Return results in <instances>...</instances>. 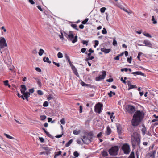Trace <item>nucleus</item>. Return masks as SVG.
Returning a JSON list of instances; mask_svg holds the SVG:
<instances>
[{"instance_id": "c756f323", "label": "nucleus", "mask_w": 158, "mask_h": 158, "mask_svg": "<svg viewBox=\"0 0 158 158\" xmlns=\"http://www.w3.org/2000/svg\"><path fill=\"white\" fill-rule=\"evenodd\" d=\"M71 26L72 27L75 29L77 30H79V29L77 28V25L76 24H71Z\"/></svg>"}, {"instance_id": "49530a36", "label": "nucleus", "mask_w": 158, "mask_h": 158, "mask_svg": "<svg viewBox=\"0 0 158 158\" xmlns=\"http://www.w3.org/2000/svg\"><path fill=\"white\" fill-rule=\"evenodd\" d=\"M62 153V152L60 151H59V152H57L56 154V156H58L61 155Z\"/></svg>"}, {"instance_id": "6e6d98bb", "label": "nucleus", "mask_w": 158, "mask_h": 158, "mask_svg": "<svg viewBox=\"0 0 158 158\" xmlns=\"http://www.w3.org/2000/svg\"><path fill=\"white\" fill-rule=\"evenodd\" d=\"M102 132H100L98 134H97V136L98 138L102 136Z\"/></svg>"}, {"instance_id": "f3484780", "label": "nucleus", "mask_w": 158, "mask_h": 158, "mask_svg": "<svg viewBox=\"0 0 158 158\" xmlns=\"http://www.w3.org/2000/svg\"><path fill=\"white\" fill-rule=\"evenodd\" d=\"M131 73L135 75H140L143 76H144V74L143 73H142L140 71H137L135 72H132Z\"/></svg>"}, {"instance_id": "a19ab883", "label": "nucleus", "mask_w": 158, "mask_h": 158, "mask_svg": "<svg viewBox=\"0 0 158 158\" xmlns=\"http://www.w3.org/2000/svg\"><path fill=\"white\" fill-rule=\"evenodd\" d=\"M48 103L47 101H45L44 103L43 106L44 107H47L48 106Z\"/></svg>"}, {"instance_id": "052dcab7", "label": "nucleus", "mask_w": 158, "mask_h": 158, "mask_svg": "<svg viewBox=\"0 0 158 158\" xmlns=\"http://www.w3.org/2000/svg\"><path fill=\"white\" fill-rule=\"evenodd\" d=\"M35 70L39 72H40L41 71V69L39 68L38 67L36 68Z\"/></svg>"}, {"instance_id": "e2e57ef3", "label": "nucleus", "mask_w": 158, "mask_h": 158, "mask_svg": "<svg viewBox=\"0 0 158 158\" xmlns=\"http://www.w3.org/2000/svg\"><path fill=\"white\" fill-rule=\"evenodd\" d=\"M82 107L81 106H79V112L80 113H81L82 112Z\"/></svg>"}, {"instance_id": "aec40b11", "label": "nucleus", "mask_w": 158, "mask_h": 158, "mask_svg": "<svg viewBox=\"0 0 158 158\" xmlns=\"http://www.w3.org/2000/svg\"><path fill=\"white\" fill-rule=\"evenodd\" d=\"M86 135L92 141V138L93 136V134L92 132H89Z\"/></svg>"}, {"instance_id": "79ce46f5", "label": "nucleus", "mask_w": 158, "mask_h": 158, "mask_svg": "<svg viewBox=\"0 0 158 158\" xmlns=\"http://www.w3.org/2000/svg\"><path fill=\"white\" fill-rule=\"evenodd\" d=\"M38 94L40 95H42L43 94V93L41 90H38L37 91Z\"/></svg>"}, {"instance_id": "6ab92c4d", "label": "nucleus", "mask_w": 158, "mask_h": 158, "mask_svg": "<svg viewBox=\"0 0 158 158\" xmlns=\"http://www.w3.org/2000/svg\"><path fill=\"white\" fill-rule=\"evenodd\" d=\"M117 132L118 134L120 135L121 134L122 127L119 124L117 126Z\"/></svg>"}, {"instance_id": "5701e85b", "label": "nucleus", "mask_w": 158, "mask_h": 158, "mask_svg": "<svg viewBox=\"0 0 158 158\" xmlns=\"http://www.w3.org/2000/svg\"><path fill=\"white\" fill-rule=\"evenodd\" d=\"M43 60L44 62H48L49 64L51 63V62L49 60V58L48 57H44L43 58Z\"/></svg>"}, {"instance_id": "7c9ffc66", "label": "nucleus", "mask_w": 158, "mask_h": 158, "mask_svg": "<svg viewBox=\"0 0 158 158\" xmlns=\"http://www.w3.org/2000/svg\"><path fill=\"white\" fill-rule=\"evenodd\" d=\"M152 20L153 21V23L154 24H156L157 23V22L156 20H155V18L154 16H152Z\"/></svg>"}, {"instance_id": "6e6552de", "label": "nucleus", "mask_w": 158, "mask_h": 158, "mask_svg": "<svg viewBox=\"0 0 158 158\" xmlns=\"http://www.w3.org/2000/svg\"><path fill=\"white\" fill-rule=\"evenodd\" d=\"M81 139L84 143L87 144L89 143L92 141V140L89 138L86 135L83 136V138L82 139Z\"/></svg>"}, {"instance_id": "ddd939ff", "label": "nucleus", "mask_w": 158, "mask_h": 158, "mask_svg": "<svg viewBox=\"0 0 158 158\" xmlns=\"http://www.w3.org/2000/svg\"><path fill=\"white\" fill-rule=\"evenodd\" d=\"M23 95V97L24 96L25 97V99L27 100L28 101V98L29 97V96L30 95V93L29 92H25L23 93H22Z\"/></svg>"}, {"instance_id": "0eeeda50", "label": "nucleus", "mask_w": 158, "mask_h": 158, "mask_svg": "<svg viewBox=\"0 0 158 158\" xmlns=\"http://www.w3.org/2000/svg\"><path fill=\"white\" fill-rule=\"evenodd\" d=\"M122 149L125 154H128L130 152V147L127 144L123 145L122 147Z\"/></svg>"}, {"instance_id": "f257e3e1", "label": "nucleus", "mask_w": 158, "mask_h": 158, "mask_svg": "<svg viewBox=\"0 0 158 158\" xmlns=\"http://www.w3.org/2000/svg\"><path fill=\"white\" fill-rule=\"evenodd\" d=\"M143 118L142 113L140 111H137L134 114L131 121V123L133 126H138Z\"/></svg>"}, {"instance_id": "0e129e2a", "label": "nucleus", "mask_w": 158, "mask_h": 158, "mask_svg": "<svg viewBox=\"0 0 158 158\" xmlns=\"http://www.w3.org/2000/svg\"><path fill=\"white\" fill-rule=\"evenodd\" d=\"M39 139L41 142H43L44 141V139L42 137H39Z\"/></svg>"}, {"instance_id": "2eb2a0df", "label": "nucleus", "mask_w": 158, "mask_h": 158, "mask_svg": "<svg viewBox=\"0 0 158 158\" xmlns=\"http://www.w3.org/2000/svg\"><path fill=\"white\" fill-rule=\"evenodd\" d=\"M101 50L102 52H104L105 53H109L111 51L110 49H106L104 48H102Z\"/></svg>"}, {"instance_id": "7ed1b4c3", "label": "nucleus", "mask_w": 158, "mask_h": 158, "mask_svg": "<svg viewBox=\"0 0 158 158\" xmlns=\"http://www.w3.org/2000/svg\"><path fill=\"white\" fill-rule=\"evenodd\" d=\"M119 148L118 147L115 146L112 147L109 150V154L111 155L116 156L118 154Z\"/></svg>"}, {"instance_id": "09e8293b", "label": "nucleus", "mask_w": 158, "mask_h": 158, "mask_svg": "<svg viewBox=\"0 0 158 158\" xmlns=\"http://www.w3.org/2000/svg\"><path fill=\"white\" fill-rule=\"evenodd\" d=\"M88 18H87L86 19H85L84 20L82 21V23L83 24H85L88 21Z\"/></svg>"}, {"instance_id": "f03ea898", "label": "nucleus", "mask_w": 158, "mask_h": 158, "mask_svg": "<svg viewBox=\"0 0 158 158\" xmlns=\"http://www.w3.org/2000/svg\"><path fill=\"white\" fill-rule=\"evenodd\" d=\"M65 36L69 40L72 41L73 43H75L77 40V36H75L74 38V35L71 32H69V34H65Z\"/></svg>"}, {"instance_id": "393cba45", "label": "nucleus", "mask_w": 158, "mask_h": 158, "mask_svg": "<svg viewBox=\"0 0 158 158\" xmlns=\"http://www.w3.org/2000/svg\"><path fill=\"white\" fill-rule=\"evenodd\" d=\"M44 52V51L43 49H40L39 50V51L38 52L39 55L40 56H41Z\"/></svg>"}, {"instance_id": "774afa93", "label": "nucleus", "mask_w": 158, "mask_h": 158, "mask_svg": "<svg viewBox=\"0 0 158 158\" xmlns=\"http://www.w3.org/2000/svg\"><path fill=\"white\" fill-rule=\"evenodd\" d=\"M114 59L116 60H118L119 59V56L118 55L114 57Z\"/></svg>"}, {"instance_id": "3c124183", "label": "nucleus", "mask_w": 158, "mask_h": 158, "mask_svg": "<svg viewBox=\"0 0 158 158\" xmlns=\"http://www.w3.org/2000/svg\"><path fill=\"white\" fill-rule=\"evenodd\" d=\"M99 42L97 40L95 41V45H94V47L95 48L97 46H98V45Z\"/></svg>"}, {"instance_id": "4c0bfd02", "label": "nucleus", "mask_w": 158, "mask_h": 158, "mask_svg": "<svg viewBox=\"0 0 158 158\" xmlns=\"http://www.w3.org/2000/svg\"><path fill=\"white\" fill-rule=\"evenodd\" d=\"M40 118L41 120L43 121L46 118V116L44 115H41Z\"/></svg>"}, {"instance_id": "b1692460", "label": "nucleus", "mask_w": 158, "mask_h": 158, "mask_svg": "<svg viewBox=\"0 0 158 158\" xmlns=\"http://www.w3.org/2000/svg\"><path fill=\"white\" fill-rule=\"evenodd\" d=\"M4 135L6 136L7 138L10 139H14V138L12 136H10L9 135L6 134L5 133H4Z\"/></svg>"}, {"instance_id": "20e7f679", "label": "nucleus", "mask_w": 158, "mask_h": 158, "mask_svg": "<svg viewBox=\"0 0 158 158\" xmlns=\"http://www.w3.org/2000/svg\"><path fill=\"white\" fill-rule=\"evenodd\" d=\"M103 106L102 104L99 102L96 104L94 107V111L95 112L100 114L102 111V108Z\"/></svg>"}, {"instance_id": "a878e982", "label": "nucleus", "mask_w": 158, "mask_h": 158, "mask_svg": "<svg viewBox=\"0 0 158 158\" xmlns=\"http://www.w3.org/2000/svg\"><path fill=\"white\" fill-rule=\"evenodd\" d=\"M73 140L72 139H71L69 140L68 142L65 144V146L66 147H68L70 146V145L72 143Z\"/></svg>"}, {"instance_id": "473e14b6", "label": "nucleus", "mask_w": 158, "mask_h": 158, "mask_svg": "<svg viewBox=\"0 0 158 158\" xmlns=\"http://www.w3.org/2000/svg\"><path fill=\"white\" fill-rule=\"evenodd\" d=\"M129 158H135L134 153L133 152H132L129 156Z\"/></svg>"}, {"instance_id": "4be33fe9", "label": "nucleus", "mask_w": 158, "mask_h": 158, "mask_svg": "<svg viewBox=\"0 0 158 158\" xmlns=\"http://www.w3.org/2000/svg\"><path fill=\"white\" fill-rule=\"evenodd\" d=\"M43 148L46 151V152H48V155L50 154V151L52 150V148H49L47 147H43Z\"/></svg>"}, {"instance_id": "cd10ccee", "label": "nucleus", "mask_w": 158, "mask_h": 158, "mask_svg": "<svg viewBox=\"0 0 158 158\" xmlns=\"http://www.w3.org/2000/svg\"><path fill=\"white\" fill-rule=\"evenodd\" d=\"M80 132H81V131H80V130H75L73 131V133L74 135H77L80 133Z\"/></svg>"}, {"instance_id": "c9c22d12", "label": "nucleus", "mask_w": 158, "mask_h": 158, "mask_svg": "<svg viewBox=\"0 0 158 158\" xmlns=\"http://www.w3.org/2000/svg\"><path fill=\"white\" fill-rule=\"evenodd\" d=\"M112 39L113 40V44L114 46L117 45V41L115 40V38H113Z\"/></svg>"}, {"instance_id": "c85d7f7f", "label": "nucleus", "mask_w": 158, "mask_h": 158, "mask_svg": "<svg viewBox=\"0 0 158 158\" xmlns=\"http://www.w3.org/2000/svg\"><path fill=\"white\" fill-rule=\"evenodd\" d=\"M141 131L143 135H144L145 132L146 131V129L144 126L142 128Z\"/></svg>"}, {"instance_id": "864d4df0", "label": "nucleus", "mask_w": 158, "mask_h": 158, "mask_svg": "<svg viewBox=\"0 0 158 158\" xmlns=\"http://www.w3.org/2000/svg\"><path fill=\"white\" fill-rule=\"evenodd\" d=\"M17 96L19 98H21L23 99L24 100L25 98L24 97L23 95H20V94L19 93L17 94Z\"/></svg>"}, {"instance_id": "e433bc0d", "label": "nucleus", "mask_w": 158, "mask_h": 158, "mask_svg": "<svg viewBox=\"0 0 158 158\" xmlns=\"http://www.w3.org/2000/svg\"><path fill=\"white\" fill-rule=\"evenodd\" d=\"M102 33L103 34H107V31L105 28H104L102 30Z\"/></svg>"}, {"instance_id": "423d86ee", "label": "nucleus", "mask_w": 158, "mask_h": 158, "mask_svg": "<svg viewBox=\"0 0 158 158\" xmlns=\"http://www.w3.org/2000/svg\"><path fill=\"white\" fill-rule=\"evenodd\" d=\"M125 109L129 113L131 114L134 113L135 110V108L132 106L130 105L126 106Z\"/></svg>"}, {"instance_id": "1a4fd4ad", "label": "nucleus", "mask_w": 158, "mask_h": 158, "mask_svg": "<svg viewBox=\"0 0 158 158\" xmlns=\"http://www.w3.org/2000/svg\"><path fill=\"white\" fill-rule=\"evenodd\" d=\"M106 75V72L105 71H103L102 73V74L99 77L96 78V80L97 81H100L102 79H104Z\"/></svg>"}, {"instance_id": "2f4dec72", "label": "nucleus", "mask_w": 158, "mask_h": 158, "mask_svg": "<svg viewBox=\"0 0 158 158\" xmlns=\"http://www.w3.org/2000/svg\"><path fill=\"white\" fill-rule=\"evenodd\" d=\"M123 10L126 12L128 13L129 14H130L131 13H132V12L131 10H127L126 9H123Z\"/></svg>"}, {"instance_id": "5fc2aeb1", "label": "nucleus", "mask_w": 158, "mask_h": 158, "mask_svg": "<svg viewBox=\"0 0 158 158\" xmlns=\"http://www.w3.org/2000/svg\"><path fill=\"white\" fill-rule=\"evenodd\" d=\"M4 84L5 86H7L8 85V81L6 80L4 81Z\"/></svg>"}, {"instance_id": "412c9836", "label": "nucleus", "mask_w": 158, "mask_h": 158, "mask_svg": "<svg viewBox=\"0 0 158 158\" xmlns=\"http://www.w3.org/2000/svg\"><path fill=\"white\" fill-rule=\"evenodd\" d=\"M111 132V129L109 126H108L106 128V134L108 135L110 134Z\"/></svg>"}, {"instance_id": "4d7b16f0", "label": "nucleus", "mask_w": 158, "mask_h": 158, "mask_svg": "<svg viewBox=\"0 0 158 158\" xmlns=\"http://www.w3.org/2000/svg\"><path fill=\"white\" fill-rule=\"evenodd\" d=\"M86 50V48H82L81 49V52L82 53H84Z\"/></svg>"}, {"instance_id": "338daca9", "label": "nucleus", "mask_w": 158, "mask_h": 158, "mask_svg": "<svg viewBox=\"0 0 158 158\" xmlns=\"http://www.w3.org/2000/svg\"><path fill=\"white\" fill-rule=\"evenodd\" d=\"M28 1L31 4H34L35 3L34 1L33 0H28Z\"/></svg>"}, {"instance_id": "9d476101", "label": "nucleus", "mask_w": 158, "mask_h": 158, "mask_svg": "<svg viewBox=\"0 0 158 158\" xmlns=\"http://www.w3.org/2000/svg\"><path fill=\"white\" fill-rule=\"evenodd\" d=\"M143 43L146 46L152 48V44L150 42L147 40H144Z\"/></svg>"}, {"instance_id": "c03bdc74", "label": "nucleus", "mask_w": 158, "mask_h": 158, "mask_svg": "<svg viewBox=\"0 0 158 158\" xmlns=\"http://www.w3.org/2000/svg\"><path fill=\"white\" fill-rule=\"evenodd\" d=\"M61 123L63 125H64L65 124V121L64 118H62L61 119L60 121Z\"/></svg>"}, {"instance_id": "58836bf2", "label": "nucleus", "mask_w": 158, "mask_h": 158, "mask_svg": "<svg viewBox=\"0 0 158 158\" xmlns=\"http://www.w3.org/2000/svg\"><path fill=\"white\" fill-rule=\"evenodd\" d=\"M73 155L75 157H78L79 155V153H78L77 151H75L73 153Z\"/></svg>"}, {"instance_id": "a18cd8bd", "label": "nucleus", "mask_w": 158, "mask_h": 158, "mask_svg": "<svg viewBox=\"0 0 158 158\" xmlns=\"http://www.w3.org/2000/svg\"><path fill=\"white\" fill-rule=\"evenodd\" d=\"M40 154H44L45 155H48V152H42L40 153Z\"/></svg>"}, {"instance_id": "37998d69", "label": "nucleus", "mask_w": 158, "mask_h": 158, "mask_svg": "<svg viewBox=\"0 0 158 158\" xmlns=\"http://www.w3.org/2000/svg\"><path fill=\"white\" fill-rule=\"evenodd\" d=\"M106 8L105 7H102L100 9V10L101 13H104L106 10Z\"/></svg>"}, {"instance_id": "9b49d317", "label": "nucleus", "mask_w": 158, "mask_h": 158, "mask_svg": "<svg viewBox=\"0 0 158 158\" xmlns=\"http://www.w3.org/2000/svg\"><path fill=\"white\" fill-rule=\"evenodd\" d=\"M71 67L73 71L74 74L76 75L77 76H79L77 70L76 69L75 67L73 65H72L71 66Z\"/></svg>"}, {"instance_id": "680f3d73", "label": "nucleus", "mask_w": 158, "mask_h": 158, "mask_svg": "<svg viewBox=\"0 0 158 158\" xmlns=\"http://www.w3.org/2000/svg\"><path fill=\"white\" fill-rule=\"evenodd\" d=\"M113 81V79L112 78L109 79H107L106 80V81L107 82H112Z\"/></svg>"}, {"instance_id": "13d9d810", "label": "nucleus", "mask_w": 158, "mask_h": 158, "mask_svg": "<svg viewBox=\"0 0 158 158\" xmlns=\"http://www.w3.org/2000/svg\"><path fill=\"white\" fill-rule=\"evenodd\" d=\"M88 43V41L86 40H83L82 41V43L83 44H86V45H88L87 43Z\"/></svg>"}, {"instance_id": "f704fd0d", "label": "nucleus", "mask_w": 158, "mask_h": 158, "mask_svg": "<svg viewBox=\"0 0 158 158\" xmlns=\"http://www.w3.org/2000/svg\"><path fill=\"white\" fill-rule=\"evenodd\" d=\"M57 55L58 57L59 58H62L63 57L62 54L60 52H59L58 53Z\"/></svg>"}, {"instance_id": "dca6fc26", "label": "nucleus", "mask_w": 158, "mask_h": 158, "mask_svg": "<svg viewBox=\"0 0 158 158\" xmlns=\"http://www.w3.org/2000/svg\"><path fill=\"white\" fill-rule=\"evenodd\" d=\"M80 84H81V85L83 86H85L87 87H89L90 88L92 87V85H91L86 84L83 81H82L80 83Z\"/></svg>"}, {"instance_id": "69168bd1", "label": "nucleus", "mask_w": 158, "mask_h": 158, "mask_svg": "<svg viewBox=\"0 0 158 158\" xmlns=\"http://www.w3.org/2000/svg\"><path fill=\"white\" fill-rule=\"evenodd\" d=\"M34 54H36L37 53V51L36 49H34L32 52Z\"/></svg>"}, {"instance_id": "a211bd4d", "label": "nucleus", "mask_w": 158, "mask_h": 158, "mask_svg": "<svg viewBox=\"0 0 158 158\" xmlns=\"http://www.w3.org/2000/svg\"><path fill=\"white\" fill-rule=\"evenodd\" d=\"M21 89L20 90L21 93H23L27 90V88L26 86L24 85H22L21 86Z\"/></svg>"}, {"instance_id": "39448f33", "label": "nucleus", "mask_w": 158, "mask_h": 158, "mask_svg": "<svg viewBox=\"0 0 158 158\" xmlns=\"http://www.w3.org/2000/svg\"><path fill=\"white\" fill-rule=\"evenodd\" d=\"M6 40L4 37L0 38V47L1 48H3L7 46Z\"/></svg>"}, {"instance_id": "72a5a7b5", "label": "nucleus", "mask_w": 158, "mask_h": 158, "mask_svg": "<svg viewBox=\"0 0 158 158\" xmlns=\"http://www.w3.org/2000/svg\"><path fill=\"white\" fill-rule=\"evenodd\" d=\"M35 79L37 81L38 85H39L40 86H41V82L40 80L38 78H35Z\"/></svg>"}, {"instance_id": "bf43d9fd", "label": "nucleus", "mask_w": 158, "mask_h": 158, "mask_svg": "<svg viewBox=\"0 0 158 158\" xmlns=\"http://www.w3.org/2000/svg\"><path fill=\"white\" fill-rule=\"evenodd\" d=\"M112 91H110L109 93H108V95L110 97H111L112 96Z\"/></svg>"}, {"instance_id": "de8ad7c7", "label": "nucleus", "mask_w": 158, "mask_h": 158, "mask_svg": "<svg viewBox=\"0 0 158 158\" xmlns=\"http://www.w3.org/2000/svg\"><path fill=\"white\" fill-rule=\"evenodd\" d=\"M128 70V68H124L121 69V71L122 72H123V71H124L126 72H127Z\"/></svg>"}, {"instance_id": "603ef678", "label": "nucleus", "mask_w": 158, "mask_h": 158, "mask_svg": "<svg viewBox=\"0 0 158 158\" xmlns=\"http://www.w3.org/2000/svg\"><path fill=\"white\" fill-rule=\"evenodd\" d=\"M53 64H55L56 66L58 67L60 66V65L59 63H56L54 61L53 62Z\"/></svg>"}, {"instance_id": "8fccbe9b", "label": "nucleus", "mask_w": 158, "mask_h": 158, "mask_svg": "<svg viewBox=\"0 0 158 158\" xmlns=\"http://www.w3.org/2000/svg\"><path fill=\"white\" fill-rule=\"evenodd\" d=\"M132 60V57H130V58H128L127 59V61L129 63H131Z\"/></svg>"}, {"instance_id": "4468645a", "label": "nucleus", "mask_w": 158, "mask_h": 158, "mask_svg": "<svg viewBox=\"0 0 158 158\" xmlns=\"http://www.w3.org/2000/svg\"><path fill=\"white\" fill-rule=\"evenodd\" d=\"M156 154L155 151L150 152L149 153H148V155L152 158H155Z\"/></svg>"}, {"instance_id": "bb28decb", "label": "nucleus", "mask_w": 158, "mask_h": 158, "mask_svg": "<svg viewBox=\"0 0 158 158\" xmlns=\"http://www.w3.org/2000/svg\"><path fill=\"white\" fill-rule=\"evenodd\" d=\"M102 154L104 157L107 156L108 155L107 152L106 151H103L102 152Z\"/></svg>"}, {"instance_id": "ea45409f", "label": "nucleus", "mask_w": 158, "mask_h": 158, "mask_svg": "<svg viewBox=\"0 0 158 158\" xmlns=\"http://www.w3.org/2000/svg\"><path fill=\"white\" fill-rule=\"evenodd\" d=\"M143 34L144 36H145L147 37H148L149 38L152 37V36L149 34H148V33H143Z\"/></svg>"}, {"instance_id": "f8f14e48", "label": "nucleus", "mask_w": 158, "mask_h": 158, "mask_svg": "<svg viewBox=\"0 0 158 158\" xmlns=\"http://www.w3.org/2000/svg\"><path fill=\"white\" fill-rule=\"evenodd\" d=\"M127 82H128V85L129 87V88L128 89V90H130L131 89L136 88V86L135 85H131L130 82L129 81H127Z\"/></svg>"}]
</instances>
